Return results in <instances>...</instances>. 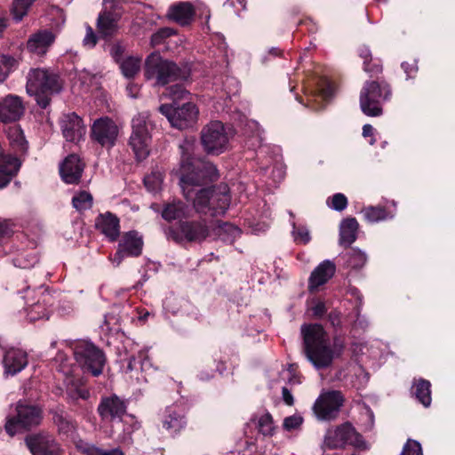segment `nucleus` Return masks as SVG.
I'll use <instances>...</instances> for the list:
<instances>
[{
	"label": "nucleus",
	"instance_id": "26",
	"mask_svg": "<svg viewBox=\"0 0 455 455\" xmlns=\"http://www.w3.org/2000/svg\"><path fill=\"white\" fill-rule=\"evenodd\" d=\"M96 227L110 241H116L120 234L118 218L111 212L100 214L96 220Z\"/></svg>",
	"mask_w": 455,
	"mask_h": 455
},
{
	"label": "nucleus",
	"instance_id": "48",
	"mask_svg": "<svg viewBox=\"0 0 455 455\" xmlns=\"http://www.w3.org/2000/svg\"><path fill=\"white\" fill-rule=\"evenodd\" d=\"M292 235L296 243L306 244L310 241L309 231L304 227L296 228L293 224Z\"/></svg>",
	"mask_w": 455,
	"mask_h": 455
},
{
	"label": "nucleus",
	"instance_id": "3",
	"mask_svg": "<svg viewBox=\"0 0 455 455\" xmlns=\"http://www.w3.org/2000/svg\"><path fill=\"white\" fill-rule=\"evenodd\" d=\"M27 92L36 96L37 104L45 108L50 103L49 94L59 92L61 85L56 74L45 68H33L28 75Z\"/></svg>",
	"mask_w": 455,
	"mask_h": 455
},
{
	"label": "nucleus",
	"instance_id": "4",
	"mask_svg": "<svg viewBox=\"0 0 455 455\" xmlns=\"http://www.w3.org/2000/svg\"><path fill=\"white\" fill-rule=\"evenodd\" d=\"M145 76L148 80H155L156 85L164 86L185 79L187 73L174 62L164 60L158 52H153L146 60Z\"/></svg>",
	"mask_w": 455,
	"mask_h": 455
},
{
	"label": "nucleus",
	"instance_id": "2",
	"mask_svg": "<svg viewBox=\"0 0 455 455\" xmlns=\"http://www.w3.org/2000/svg\"><path fill=\"white\" fill-rule=\"evenodd\" d=\"M301 334L304 354L316 369L329 367L345 348V341L340 335L334 336L331 345L327 332L318 323L302 325Z\"/></svg>",
	"mask_w": 455,
	"mask_h": 455
},
{
	"label": "nucleus",
	"instance_id": "29",
	"mask_svg": "<svg viewBox=\"0 0 455 455\" xmlns=\"http://www.w3.org/2000/svg\"><path fill=\"white\" fill-rule=\"evenodd\" d=\"M185 425L184 417L175 407H168L163 418V427L171 434L179 432Z\"/></svg>",
	"mask_w": 455,
	"mask_h": 455
},
{
	"label": "nucleus",
	"instance_id": "23",
	"mask_svg": "<svg viewBox=\"0 0 455 455\" xmlns=\"http://www.w3.org/2000/svg\"><path fill=\"white\" fill-rule=\"evenodd\" d=\"M336 266L330 259L321 262L311 273L308 279V289L315 291L325 284L335 274Z\"/></svg>",
	"mask_w": 455,
	"mask_h": 455
},
{
	"label": "nucleus",
	"instance_id": "56",
	"mask_svg": "<svg viewBox=\"0 0 455 455\" xmlns=\"http://www.w3.org/2000/svg\"><path fill=\"white\" fill-rule=\"evenodd\" d=\"M333 93H334L333 86L330 83H327L320 90L319 97H321L322 99L327 100H329V99H331L332 97Z\"/></svg>",
	"mask_w": 455,
	"mask_h": 455
},
{
	"label": "nucleus",
	"instance_id": "50",
	"mask_svg": "<svg viewBox=\"0 0 455 455\" xmlns=\"http://www.w3.org/2000/svg\"><path fill=\"white\" fill-rule=\"evenodd\" d=\"M360 57L364 60V61H363L364 71H366V72H380V70H381L380 67L375 66L374 68H371L370 67L369 61L371 59V53L368 48L363 47V48L360 49Z\"/></svg>",
	"mask_w": 455,
	"mask_h": 455
},
{
	"label": "nucleus",
	"instance_id": "16",
	"mask_svg": "<svg viewBox=\"0 0 455 455\" xmlns=\"http://www.w3.org/2000/svg\"><path fill=\"white\" fill-rule=\"evenodd\" d=\"M143 240L136 231L125 233L118 243V249L110 258L113 265L118 267L126 257H138L142 252Z\"/></svg>",
	"mask_w": 455,
	"mask_h": 455
},
{
	"label": "nucleus",
	"instance_id": "38",
	"mask_svg": "<svg viewBox=\"0 0 455 455\" xmlns=\"http://www.w3.org/2000/svg\"><path fill=\"white\" fill-rule=\"evenodd\" d=\"M164 172L158 168L153 170L150 174L144 178L145 187L150 192L158 190L164 181Z\"/></svg>",
	"mask_w": 455,
	"mask_h": 455
},
{
	"label": "nucleus",
	"instance_id": "27",
	"mask_svg": "<svg viewBox=\"0 0 455 455\" xmlns=\"http://www.w3.org/2000/svg\"><path fill=\"white\" fill-rule=\"evenodd\" d=\"M195 15V10L191 4L180 2L169 7L167 17L176 23L186 26L190 24Z\"/></svg>",
	"mask_w": 455,
	"mask_h": 455
},
{
	"label": "nucleus",
	"instance_id": "41",
	"mask_svg": "<svg viewBox=\"0 0 455 455\" xmlns=\"http://www.w3.org/2000/svg\"><path fill=\"white\" fill-rule=\"evenodd\" d=\"M34 1L35 0H13L11 10L13 19L17 21L21 20Z\"/></svg>",
	"mask_w": 455,
	"mask_h": 455
},
{
	"label": "nucleus",
	"instance_id": "62",
	"mask_svg": "<svg viewBox=\"0 0 455 455\" xmlns=\"http://www.w3.org/2000/svg\"><path fill=\"white\" fill-rule=\"evenodd\" d=\"M126 90L128 92L129 96L132 98H136L138 96V93L140 91L138 85L132 84V83H130L127 85Z\"/></svg>",
	"mask_w": 455,
	"mask_h": 455
},
{
	"label": "nucleus",
	"instance_id": "12",
	"mask_svg": "<svg viewBox=\"0 0 455 455\" xmlns=\"http://www.w3.org/2000/svg\"><path fill=\"white\" fill-rule=\"evenodd\" d=\"M344 398L339 391L322 393L314 404L316 417L322 420H331L337 417Z\"/></svg>",
	"mask_w": 455,
	"mask_h": 455
},
{
	"label": "nucleus",
	"instance_id": "32",
	"mask_svg": "<svg viewBox=\"0 0 455 455\" xmlns=\"http://www.w3.org/2000/svg\"><path fill=\"white\" fill-rule=\"evenodd\" d=\"M218 238L225 243H233L240 235L241 230L228 222H218L214 228Z\"/></svg>",
	"mask_w": 455,
	"mask_h": 455
},
{
	"label": "nucleus",
	"instance_id": "7",
	"mask_svg": "<svg viewBox=\"0 0 455 455\" xmlns=\"http://www.w3.org/2000/svg\"><path fill=\"white\" fill-rule=\"evenodd\" d=\"M391 90L386 83L366 82L360 93V107L368 116H379L382 114V103L389 100Z\"/></svg>",
	"mask_w": 455,
	"mask_h": 455
},
{
	"label": "nucleus",
	"instance_id": "57",
	"mask_svg": "<svg viewBox=\"0 0 455 455\" xmlns=\"http://www.w3.org/2000/svg\"><path fill=\"white\" fill-rule=\"evenodd\" d=\"M402 68L407 75V78L413 77L418 71L417 65L415 63L403 62Z\"/></svg>",
	"mask_w": 455,
	"mask_h": 455
},
{
	"label": "nucleus",
	"instance_id": "47",
	"mask_svg": "<svg viewBox=\"0 0 455 455\" xmlns=\"http://www.w3.org/2000/svg\"><path fill=\"white\" fill-rule=\"evenodd\" d=\"M401 455H422V448L419 442L409 439L403 445Z\"/></svg>",
	"mask_w": 455,
	"mask_h": 455
},
{
	"label": "nucleus",
	"instance_id": "31",
	"mask_svg": "<svg viewBox=\"0 0 455 455\" xmlns=\"http://www.w3.org/2000/svg\"><path fill=\"white\" fill-rule=\"evenodd\" d=\"M358 222L355 218H348L342 221L339 228V243L349 246L357 237Z\"/></svg>",
	"mask_w": 455,
	"mask_h": 455
},
{
	"label": "nucleus",
	"instance_id": "45",
	"mask_svg": "<svg viewBox=\"0 0 455 455\" xmlns=\"http://www.w3.org/2000/svg\"><path fill=\"white\" fill-rule=\"evenodd\" d=\"M259 431L264 435H271L274 430L272 417L269 413L262 415L258 420Z\"/></svg>",
	"mask_w": 455,
	"mask_h": 455
},
{
	"label": "nucleus",
	"instance_id": "22",
	"mask_svg": "<svg viewBox=\"0 0 455 455\" xmlns=\"http://www.w3.org/2000/svg\"><path fill=\"white\" fill-rule=\"evenodd\" d=\"M3 363L4 373L13 376L28 365V354L20 348H10L4 355Z\"/></svg>",
	"mask_w": 455,
	"mask_h": 455
},
{
	"label": "nucleus",
	"instance_id": "61",
	"mask_svg": "<svg viewBox=\"0 0 455 455\" xmlns=\"http://www.w3.org/2000/svg\"><path fill=\"white\" fill-rule=\"evenodd\" d=\"M283 400L287 405H292L294 403L293 396L287 387L282 388Z\"/></svg>",
	"mask_w": 455,
	"mask_h": 455
},
{
	"label": "nucleus",
	"instance_id": "34",
	"mask_svg": "<svg viewBox=\"0 0 455 455\" xmlns=\"http://www.w3.org/2000/svg\"><path fill=\"white\" fill-rule=\"evenodd\" d=\"M362 213L366 221L375 223L393 218L387 210L381 206H368L363 209Z\"/></svg>",
	"mask_w": 455,
	"mask_h": 455
},
{
	"label": "nucleus",
	"instance_id": "42",
	"mask_svg": "<svg viewBox=\"0 0 455 455\" xmlns=\"http://www.w3.org/2000/svg\"><path fill=\"white\" fill-rule=\"evenodd\" d=\"M17 61L14 58L0 54V84L3 83L15 68Z\"/></svg>",
	"mask_w": 455,
	"mask_h": 455
},
{
	"label": "nucleus",
	"instance_id": "13",
	"mask_svg": "<svg viewBox=\"0 0 455 455\" xmlns=\"http://www.w3.org/2000/svg\"><path fill=\"white\" fill-rule=\"evenodd\" d=\"M118 134V126L109 117L99 118L92 126V139L107 148H111L116 145Z\"/></svg>",
	"mask_w": 455,
	"mask_h": 455
},
{
	"label": "nucleus",
	"instance_id": "53",
	"mask_svg": "<svg viewBox=\"0 0 455 455\" xmlns=\"http://www.w3.org/2000/svg\"><path fill=\"white\" fill-rule=\"evenodd\" d=\"M302 418L298 415L287 417L283 420V427L286 430H293L298 428L302 424Z\"/></svg>",
	"mask_w": 455,
	"mask_h": 455
},
{
	"label": "nucleus",
	"instance_id": "54",
	"mask_svg": "<svg viewBox=\"0 0 455 455\" xmlns=\"http://www.w3.org/2000/svg\"><path fill=\"white\" fill-rule=\"evenodd\" d=\"M124 52V47L120 44L116 43L112 44L110 48V54L116 62H121L123 54Z\"/></svg>",
	"mask_w": 455,
	"mask_h": 455
},
{
	"label": "nucleus",
	"instance_id": "60",
	"mask_svg": "<svg viewBox=\"0 0 455 455\" xmlns=\"http://www.w3.org/2000/svg\"><path fill=\"white\" fill-rule=\"evenodd\" d=\"M140 355L141 358L143 357V359H142V361L140 363L141 371H148L151 368H153V365H152L150 360L148 359V355H146V353L140 352Z\"/></svg>",
	"mask_w": 455,
	"mask_h": 455
},
{
	"label": "nucleus",
	"instance_id": "20",
	"mask_svg": "<svg viewBox=\"0 0 455 455\" xmlns=\"http://www.w3.org/2000/svg\"><path fill=\"white\" fill-rule=\"evenodd\" d=\"M84 164L77 155L68 156L60 165L62 180L67 184L79 183L84 172Z\"/></svg>",
	"mask_w": 455,
	"mask_h": 455
},
{
	"label": "nucleus",
	"instance_id": "17",
	"mask_svg": "<svg viewBox=\"0 0 455 455\" xmlns=\"http://www.w3.org/2000/svg\"><path fill=\"white\" fill-rule=\"evenodd\" d=\"M25 443L32 455H60V448L55 438L44 432L29 435Z\"/></svg>",
	"mask_w": 455,
	"mask_h": 455
},
{
	"label": "nucleus",
	"instance_id": "44",
	"mask_svg": "<svg viewBox=\"0 0 455 455\" xmlns=\"http://www.w3.org/2000/svg\"><path fill=\"white\" fill-rule=\"evenodd\" d=\"M176 31L172 28H162L154 33L151 36L150 44L153 47L159 45L164 42V40L173 36Z\"/></svg>",
	"mask_w": 455,
	"mask_h": 455
},
{
	"label": "nucleus",
	"instance_id": "5",
	"mask_svg": "<svg viewBox=\"0 0 455 455\" xmlns=\"http://www.w3.org/2000/svg\"><path fill=\"white\" fill-rule=\"evenodd\" d=\"M42 419L43 411L39 406L19 401L7 417L5 430L13 436L21 430L38 426Z\"/></svg>",
	"mask_w": 455,
	"mask_h": 455
},
{
	"label": "nucleus",
	"instance_id": "49",
	"mask_svg": "<svg viewBox=\"0 0 455 455\" xmlns=\"http://www.w3.org/2000/svg\"><path fill=\"white\" fill-rule=\"evenodd\" d=\"M281 377L283 379L286 380L290 386L300 383L299 376L297 375L296 370L292 365H289L287 369L283 370L281 372Z\"/></svg>",
	"mask_w": 455,
	"mask_h": 455
},
{
	"label": "nucleus",
	"instance_id": "52",
	"mask_svg": "<svg viewBox=\"0 0 455 455\" xmlns=\"http://www.w3.org/2000/svg\"><path fill=\"white\" fill-rule=\"evenodd\" d=\"M97 44V36L91 26H86V34L83 39V45L88 49L93 48Z\"/></svg>",
	"mask_w": 455,
	"mask_h": 455
},
{
	"label": "nucleus",
	"instance_id": "24",
	"mask_svg": "<svg viewBox=\"0 0 455 455\" xmlns=\"http://www.w3.org/2000/svg\"><path fill=\"white\" fill-rule=\"evenodd\" d=\"M54 40L55 35L51 30H39L30 36L27 48L30 52L42 56L48 52Z\"/></svg>",
	"mask_w": 455,
	"mask_h": 455
},
{
	"label": "nucleus",
	"instance_id": "8",
	"mask_svg": "<svg viewBox=\"0 0 455 455\" xmlns=\"http://www.w3.org/2000/svg\"><path fill=\"white\" fill-rule=\"evenodd\" d=\"M74 356L84 372L100 376L103 371L106 357L102 350L87 340L77 341L73 347Z\"/></svg>",
	"mask_w": 455,
	"mask_h": 455
},
{
	"label": "nucleus",
	"instance_id": "18",
	"mask_svg": "<svg viewBox=\"0 0 455 455\" xmlns=\"http://www.w3.org/2000/svg\"><path fill=\"white\" fill-rule=\"evenodd\" d=\"M126 403L116 395L104 396L98 405V413L105 422H116L121 424L122 417L126 413Z\"/></svg>",
	"mask_w": 455,
	"mask_h": 455
},
{
	"label": "nucleus",
	"instance_id": "46",
	"mask_svg": "<svg viewBox=\"0 0 455 455\" xmlns=\"http://www.w3.org/2000/svg\"><path fill=\"white\" fill-rule=\"evenodd\" d=\"M327 204L330 208L341 212L346 209L347 205V199L345 195L337 193L327 200Z\"/></svg>",
	"mask_w": 455,
	"mask_h": 455
},
{
	"label": "nucleus",
	"instance_id": "21",
	"mask_svg": "<svg viewBox=\"0 0 455 455\" xmlns=\"http://www.w3.org/2000/svg\"><path fill=\"white\" fill-rule=\"evenodd\" d=\"M24 113V106L18 96L8 95L0 100V121L3 123L15 122Z\"/></svg>",
	"mask_w": 455,
	"mask_h": 455
},
{
	"label": "nucleus",
	"instance_id": "36",
	"mask_svg": "<svg viewBox=\"0 0 455 455\" xmlns=\"http://www.w3.org/2000/svg\"><path fill=\"white\" fill-rule=\"evenodd\" d=\"M67 396L71 402H76L79 399L87 400L90 397V392L79 381L72 380L67 386Z\"/></svg>",
	"mask_w": 455,
	"mask_h": 455
},
{
	"label": "nucleus",
	"instance_id": "33",
	"mask_svg": "<svg viewBox=\"0 0 455 455\" xmlns=\"http://www.w3.org/2000/svg\"><path fill=\"white\" fill-rule=\"evenodd\" d=\"M430 387V382L423 379L417 380L413 385V394L415 397L425 407H428L431 404L432 398Z\"/></svg>",
	"mask_w": 455,
	"mask_h": 455
},
{
	"label": "nucleus",
	"instance_id": "9",
	"mask_svg": "<svg viewBox=\"0 0 455 455\" xmlns=\"http://www.w3.org/2000/svg\"><path fill=\"white\" fill-rule=\"evenodd\" d=\"M23 299L25 300L24 310L29 321L49 318L50 307L53 303V298L46 288L43 285L33 290L28 287Z\"/></svg>",
	"mask_w": 455,
	"mask_h": 455
},
{
	"label": "nucleus",
	"instance_id": "63",
	"mask_svg": "<svg viewBox=\"0 0 455 455\" xmlns=\"http://www.w3.org/2000/svg\"><path fill=\"white\" fill-rule=\"evenodd\" d=\"M374 128L371 124H364L363 127V136L370 137L373 134Z\"/></svg>",
	"mask_w": 455,
	"mask_h": 455
},
{
	"label": "nucleus",
	"instance_id": "58",
	"mask_svg": "<svg viewBox=\"0 0 455 455\" xmlns=\"http://www.w3.org/2000/svg\"><path fill=\"white\" fill-rule=\"evenodd\" d=\"M329 321L331 324L335 327L339 328L341 325V319H340V314L333 311L329 314Z\"/></svg>",
	"mask_w": 455,
	"mask_h": 455
},
{
	"label": "nucleus",
	"instance_id": "40",
	"mask_svg": "<svg viewBox=\"0 0 455 455\" xmlns=\"http://www.w3.org/2000/svg\"><path fill=\"white\" fill-rule=\"evenodd\" d=\"M53 421L58 427L59 432L67 435L73 433L76 428L74 422L63 413H55Z\"/></svg>",
	"mask_w": 455,
	"mask_h": 455
},
{
	"label": "nucleus",
	"instance_id": "19",
	"mask_svg": "<svg viewBox=\"0 0 455 455\" xmlns=\"http://www.w3.org/2000/svg\"><path fill=\"white\" fill-rule=\"evenodd\" d=\"M60 129L66 140L78 143L85 135L83 120L76 113L64 114L60 121Z\"/></svg>",
	"mask_w": 455,
	"mask_h": 455
},
{
	"label": "nucleus",
	"instance_id": "30",
	"mask_svg": "<svg viewBox=\"0 0 455 455\" xmlns=\"http://www.w3.org/2000/svg\"><path fill=\"white\" fill-rule=\"evenodd\" d=\"M189 211V208L184 203L173 200L164 205L162 211V217L167 221H172L188 217Z\"/></svg>",
	"mask_w": 455,
	"mask_h": 455
},
{
	"label": "nucleus",
	"instance_id": "15",
	"mask_svg": "<svg viewBox=\"0 0 455 455\" xmlns=\"http://www.w3.org/2000/svg\"><path fill=\"white\" fill-rule=\"evenodd\" d=\"M210 234L209 226L204 220L182 221L177 230L171 229L170 235L175 241L202 242Z\"/></svg>",
	"mask_w": 455,
	"mask_h": 455
},
{
	"label": "nucleus",
	"instance_id": "11",
	"mask_svg": "<svg viewBox=\"0 0 455 455\" xmlns=\"http://www.w3.org/2000/svg\"><path fill=\"white\" fill-rule=\"evenodd\" d=\"M201 140L208 154L220 155L228 147L229 134L221 122L213 121L202 130Z\"/></svg>",
	"mask_w": 455,
	"mask_h": 455
},
{
	"label": "nucleus",
	"instance_id": "37",
	"mask_svg": "<svg viewBox=\"0 0 455 455\" xmlns=\"http://www.w3.org/2000/svg\"><path fill=\"white\" fill-rule=\"evenodd\" d=\"M119 64L123 75L127 78H131L139 72L140 68V59L128 57L119 62Z\"/></svg>",
	"mask_w": 455,
	"mask_h": 455
},
{
	"label": "nucleus",
	"instance_id": "1",
	"mask_svg": "<svg viewBox=\"0 0 455 455\" xmlns=\"http://www.w3.org/2000/svg\"><path fill=\"white\" fill-rule=\"evenodd\" d=\"M180 148V185L186 199L193 202L194 208L199 213L212 216L224 214L231 200L227 184L196 190V188L218 178L216 167L204 159L192 157L189 153L192 144L189 141H184Z\"/></svg>",
	"mask_w": 455,
	"mask_h": 455
},
{
	"label": "nucleus",
	"instance_id": "59",
	"mask_svg": "<svg viewBox=\"0 0 455 455\" xmlns=\"http://www.w3.org/2000/svg\"><path fill=\"white\" fill-rule=\"evenodd\" d=\"M312 312L315 316L321 317L326 312V307L323 302H317L313 307Z\"/></svg>",
	"mask_w": 455,
	"mask_h": 455
},
{
	"label": "nucleus",
	"instance_id": "64",
	"mask_svg": "<svg viewBox=\"0 0 455 455\" xmlns=\"http://www.w3.org/2000/svg\"><path fill=\"white\" fill-rule=\"evenodd\" d=\"M7 22H8V20L5 17L0 16V36L3 34V32L6 28Z\"/></svg>",
	"mask_w": 455,
	"mask_h": 455
},
{
	"label": "nucleus",
	"instance_id": "14",
	"mask_svg": "<svg viewBox=\"0 0 455 455\" xmlns=\"http://www.w3.org/2000/svg\"><path fill=\"white\" fill-rule=\"evenodd\" d=\"M358 435L349 423L342 424L335 429H329L325 435L324 443L329 449L343 448L347 444L359 446Z\"/></svg>",
	"mask_w": 455,
	"mask_h": 455
},
{
	"label": "nucleus",
	"instance_id": "25",
	"mask_svg": "<svg viewBox=\"0 0 455 455\" xmlns=\"http://www.w3.org/2000/svg\"><path fill=\"white\" fill-rule=\"evenodd\" d=\"M120 13L115 11L105 10L99 14L97 19L98 32L103 36H112L118 29Z\"/></svg>",
	"mask_w": 455,
	"mask_h": 455
},
{
	"label": "nucleus",
	"instance_id": "35",
	"mask_svg": "<svg viewBox=\"0 0 455 455\" xmlns=\"http://www.w3.org/2000/svg\"><path fill=\"white\" fill-rule=\"evenodd\" d=\"M344 257L347 267L353 269L362 268L367 262L365 252L357 248H351Z\"/></svg>",
	"mask_w": 455,
	"mask_h": 455
},
{
	"label": "nucleus",
	"instance_id": "55",
	"mask_svg": "<svg viewBox=\"0 0 455 455\" xmlns=\"http://www.w3.org/2000/svg\"><path fill=\"white\" fill-rule=\"evenodd\" d=\"M12 232L11 220L0 218V236L8 235Z\"/></svg>",
	"mask_w": 455,
	"mask_h": 455
},
{
	"label": "nucleus",
	"instance_id": "51",
	"mask_svg": "<svg viewBox=\"0 0 455 455\" xmlns=\"http://www.w3.org/2000/svg\"><path fill=\"white\" fill-rule=\"evenodd\" d=\"M85 452L87 455H124L121 450L113 449L110 451H103L95 446H88L85 449Z\"/></svg>",
	"mask_w": 455,
	"mask_h": 455
},
{
	"label": "nucleus",
	"instance_id": "10",
	"mask_svg": "<svg viewBox=\"0 0 455 455\" xmlns=\"http://www.w3.org/2000/svg\"><path fill=\"white\" fill-rule=\"evenodd\" d=\"M159 111L166 116L171 125L179 130L192 127L197 121L198 109L191 102L183 103L181 107L163 104Z\"/></svg>",
	"mask_w": 455,
	"mask_h": 455
},
{
	"label": "nucleus",
	"instance_id": "39",
	"mask_svg": "<svg viewBox=\"0 0 455 455\" xmlns=\"http://www.w3.org/2000/svg\"><path fill=\"white\" fill-rule=\"evenodd\" d=\"M92 196L86 191L76 194L72 198L73 206L79 212L89 210L92 206Z\"/></svg>",
	"mask_w": 455,
	"mask_h": 455
},
{
	"label": "nucleus",
	"instance_id": "6",
	"mask_svg": "<svg viewBox=\"0 0 455 455\" xmlns=\"http://www.w3.org/2000/svg\"><path fill=\"white\" fill-rule=\"evenodd\" d=\"M149 117V113L143 111L136 115L132 121V132L130 136L129 145L139 161L144 160L150 151V131L153 128V124Z\"/></svg>",
	"mask_w": 455,
	"mask_h": 455
},
{
	"label": "nucleus",
	"instance_id": "43",
	"mask_svg": "<svg viewBox=\"0 0 455 455\" xmlns=\"http://www.w3.org/2000/svg\"><path fill=\"white\" fill-rule=\"evenodd\" d=\"M167 95L172 100L174 104H178L180 100H187L189 99L190 93L181 84H174L168 87Z\"/></svg>",
	"mask_w": 455,
	"mask_h": 455
},
{
	"label": "nucleus",
	"instance_id": "28",
	"mask_svg": "<svg viewBox=\"0 0 455 455\" xmlns=\"http://www.w3.org/2000/svg\"><path fill=\"white\" fill-rule=\"evenodd\" d=\"M20 167V163L15 156H3L0 158V189L10 183Z\"/></svg>",
	"mask_w": 455,
	"mask_h": 455
}]
</instances>
